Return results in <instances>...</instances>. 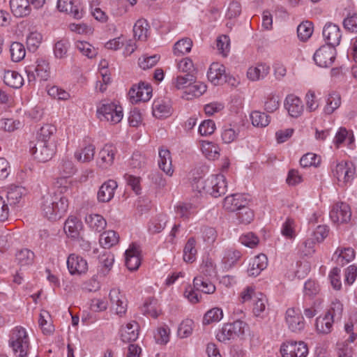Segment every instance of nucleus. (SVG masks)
<instances>
[{"label":"nucleus","instance_id":"1","mask_svg":"<svg viewBox=\"0 0 357 357\" xmlns=\"http://www.w3.org/2000/svg\"><path fill=\"white\" fill-rule=\"evenodd\" d=\"M68 190L67 186L61 188L59 192L43 197L41 210L43 215L50 220L56 221L67 212L68 199L62 194Z\"/></svg>","mask_w":357,"mask_h":357},{"label":"nucleus","instance_id":"2","mask_svg":"<svg viewBox=\"0 0 357 357\" xmlns=\"http://www.w3.org/2000/svg\"><path fill=\"white\" fill-rule=\"evenodd\" d=\"M192 188L199 192H204L214 197L225 195L227 191V182L222 174L211 175L206 179H195Z\"/></svg>","mask_w":357,"mask_h":357},{"label":"nucleus","instance_id":"3","mask_svg":"<svg viewBox=\"0 0 357 357\" xmlns=\"http://www.w3.org/2000/svg\"><path fill=\"white\" fill-rule=\"evenodd\" d=\"M9 345L18 357H26L29 351V338L26 331L22 326H16L10 333Z\"/></svg>","mask_w":357,"mask_h":357},{"label":"nucleus","instance_id":"4","mask_svg":"<svg viewBox=\"0 0 357 357\" xmlns=\"http://www.w3.org/2000/svg\"><path fill=\"white\" fill-rule=\"evenodd\" d=\"M248 328V324L240 319L232 323L225 324L216 333V339L226 343L231 340L243 336Z\"/></svg>","mask_w":357,"mask_h":357},{"label":"nucleus","instance_id":"5","mask_svg":"<svg viewBox=\"0 0 357 357\" xmlns=\"http://www.w3.org/2000/svg\"><path fill=\"white\" fill-rule=\"evenodd\" d=\"M331 172L338 185L344 186L353 181L356 174V166L351 161L337 162L331 165Z\"/></svg>","mask_w":357,"mask_h":357},{"label":"nucleus","instance_id":"6","mask_svg":"<svg viewBox=\"0 0 357 357\" xmlns=\"http://www.w3.org/2000/svg\"><path fill=\"white\" fill-rule=\"evenodd\" d=\"M97 116L101 121L105 120L112 124H116L123 119V108L116 102H102L98 107Z\"/></svg>","mask_w":357,"mask_h":357},{"label":"nucleus","instance_id":"7","mask_svg":"<svg viewBox=\"0 0 357 357\" xmlns=\"http://www.w3.org/2000/svg\"><path fill=\"white\" fill-rule=\"evenodd\" d=\"M26 72L29 83L35 82L36 77L40 80L46 81L50 77L49 62L45 58H38L36 61V65L28 66Z\"/></svg>","mask_w":357,"mask_h":357},{"label":"nucleus","instance_id":"8","mask_svg":"<svg viewBox=\"0 0 357 357\" xmlns=\"http://www.w3.org/2000/svg\"><path fill=\"white\" fill-rule=\"evenodd\" d=\"M56 146V144L53 142L50 144L36 142L33 146H30V152L38 162H46L54 155Z\"/></svg>","mask_w":357,"mask_h":357},{"label":"nucleus","instance_id":"9","mask_svg":"<svg viewBox=\"0 0 357 357\" xmlns=\"http://www.w3.org/2000/svg\"><path fill=\"white\" fill-rule=\"evenodd\" d=\"M280 352L282 357H306L308 348L304 342L288 341L282 344Z\"/></svg>","mask_w":357,"mask_h":357},{"label":"nucleus","instance_id":"10","mask_svg":"<svg viewBox=\"0 0 357 357\" xmlns=\"http://www.w3.org/2000/svg\"><path fill=\"white\" fill-rule=\"evenodd\" d=\"M335 54V48L330 45H322L315 52L313 58L317 66L328 68L333 63Z\"/></svg>","mask_w":357,"mask_h":357},{"label":"nucleus","instance_id":"11","mask_svg":"<svg viewBox=\"0 0 357 357\" xmlns=\"http://www.w3.org/2000/svg\"><path fill=\"white\" fill-rule=\"evenodd\" d=\"M285 321L292 332H300L305 328L304 318L298 308L291 307L287 310Z\"/></svg>","mask_w":357,"mask_h":357},{"label":"nucleus","instance_id":"12","mask_svg":"<svg viewBox=\"0 0 357 357\" xmlns=\"http://www.w3.org/2000/svg\"><path fill=\"white\" fill-rule=\"evenodd\" d=\"M322 35L326 43L333 48L338 46L342 39V31L338 25L332 22H327L322 31Z\"/></svg>","mask_w":357,"mask_h":357},{"label":"nucleus","instance_id":"13","mask_svg":"<svg viewBox=\"0 0 357 357\" xmlns=\"http://www.w3.org/2000/svg\"><path fill=\"white\" fill-rule=\"evenodd\" d=\"M351 208L347 203L338 202L333 205L330 218L333 222L346 223L351 220Z\"/></svg>","mask_w":357,"mask_h":357},{"label":"nucleus","instance_id":"14","mask_svg":"<svg viewBox=\"0 0 357 357\" xmlns=\"http://www.w3.org/2000/svg\"><path fill=\"white\" fill-rule=\"evenodd\" d=\"M109 297L112 303V309L119 317H123L127 311V301L125 296L119 289L114 288L110 290Z\"/></svg>","mask_w":357,"mask_h":357},{"label":"nucleus","instance_id":"15","mask_svg":"<svg viewBox=\"0 0 357 357\" xmlns=\"http://www.w3.org/2000/svg\"><path fill=\"white\" fill-rule=\"evenodd\" d=\"M152 89L144 82L133 86L129 91V96L132 103L146 102L151 98Z\"/></svg>","mask_w":357,"mask_h":357},{"label":"nucleus","instance_id":"16","mask_svg":"<svg viewBox=\"0 0 357 357\" xmlns=\"http://www.w3.org/2000/svg\"><path fill=\"white\" fill-rule=\"evenodd\" d=\"M67 267L71 275H81L88 270V264L83 257L71 254L67 259Z\"/></svg>","mask_w":357,"mask_h":357},{"label":"nucleus","instance_id":"17","mask_svg":"<svg viewBox=\"0 0 357 357\" xmlns=\"http://www.w3.org/2000/svg\"><path fill=\"white\" fill-rule=\"evenodd\" d=\"M116 148L112 144H105L99 151L97 165L102 169H107L114 163Z\"/></svg>","mask_w":357,"mask_h":357},{"label":"nucleus","instance_id":"18","mask_svg":"<svg viewBox=\"0 0 357 357\" xmlns=\"http://www.w3.org/2000/svg\"><path fill=\"white\" fill-rule=\"evenodd\" d=\"M208 80L214 85H220L226 82L225 67L220 63H213L207 73Z\"/></svg>","mask_w":357,"mask_h":357},{"label":"nucleus","instance_id":"19","mask_svg":"<svg viewBox=\"0 0 357 357\" xmlns=\"http://www.w3.org/2000/svg\"><path fill=\"white\" fill-rule=\"evenodd\" d=\"M284 107L289 114L294 118L300 116L304 110L302 100L297 96L290 94L286 97Z\"/></svg>","mask_w":357,"mask_h":357},{"label":"nucleus","instance_id":"20","mask_svg":"<svg viewBox=\"0 0 357 357\" xmlns=\"http://www.w3.org/2000/svg\"><path fill=\"white\" fill-rule=\"evenodd\" d=\"M117 187V183L114 180L109 179L104 182L98 192L97 198L98 202L105 203L112 200Z\"/></svg>","mask_w":357,"mask_h":357},{"label":"nucleus","instance_id":"21","mask_svg":"<svg viewBox=\"0 0 357 357\" xmlns=\"http://www.w3.org/2000/svg\"><path fill=\"white\" fill-rule=\"evenodd\" d=\"M126 266L130 271L137 270L140 264V250L137 245L132 244L126 251Z\"/></svg>","mask_w":357,"mask_h":357},{"label":"nucleus","instance_id":"22","mask_svg":"<svg viewBox=\"0 0 357 357\" xmlns=\"http://www.w3.org/2000/svg\"><path fill=\"white\" fill-rule=\"evenodd\" d=\"M355 255L356 252L352 248L339 247L333 255V260L337 265L344 266L354 259Z\"/></svg>","mask_w":357,"mask_h":357},{"label":"nucleus","instance_id":"23","mask_svg":"<svg viewBox=\"0 0 357 357\" xmlns=\"http://www.w3.org/2000/svg\"><path fill=\"white\" fill-rule=\"evenodd\" d=\"M95 146L87 142H84L75 152V158L81 162H88L93 159Z\"/></svg>","mask_w":357,"mask_h":357},{"label":"nucleus","instance_id":"24","mask_svg":"<svg viewBox=\"0 0 357 357\" xmlns=\"http://www.w3.org/2000/svg\"><path fill=\"white\" fill-rule=\"evenodd\" d=\"M337 321L330 313H326L316 319V331L319 334H329L333 330V324Z\"/></svg>","mask_w":357,"mask_h":357},{"label":"nucleus","instance_id":"25","mask_svg":"<svg viewBox=\"0 0 357 357\" xmlns=\"http://www.w3.org/2000/svg\"><path fill=\"white\" fill-rule=\"evenodd\" d=\"M98 261V275L105 277L113 266L114 256L109 251H104L99 255Z\"/></svg>","mask_w":357,"mask_h":357},{"label":"nucleus","instance_id":"26","mask_svg":"<svg viewBox=\"0 0 357 357\" xmlns=\"http://www.w3.org/2000/svg\"><path fill=\"white\" fill-rule=\"evenodd\" d=\"M139 328L135 321L128 323L121 329V340L124 342H135L139 336Z\"/></svg>","mask_w":357,"mask_h":357},{"label":"nucleus","instance_id":"27","mask_svg":"<svg viewBox=\"0 0 357 357\" xmlns=\"http://www.w3.org/2000/svg\"><path fill=\"white\" fill-rule=\"evenodd\" d=\"M268 265L267 257L260 254L255 257L249 264L248 273L250 276H257Z\"/></svg>","mask_w":357,"mask_h":357},{"label":"nucleus","instance_id":"28","mask_svg":"<svg viewBox=\"0 0 357 357\" xmlns=\"http://www.w3.org/2000/svg\"><path fill=\"white\" fill-rule=\"evenodd\" d=\"M56 7L60 12L66 13L74 18L80 19L82 17V11L74 0H57Z\"/></svg>","mask_w":357,"mask_h":357},{"label":"nucleus","instance_id":"29","mask_svg":"<svg viewBox=\"0 0 357 357\" xmlns=\"http://www.w3.org/2000/svg\"><path fill=\"white\" fill-rule=\"evenodd\" d=\"M209 278L202 275L195 277L193 280L194 289L204 294H211L214 293L215 291V286L209 280Z\"/></svg>","mask_w":357,"mask_h":357},{"label":"nucleus","instance_id":"30","mask_svg":"<svg viewBox=\"0 0 357 357\" xmlns=\"http://www.w3.org/2000/svg\"><path fill=\"white\" fill-rule=\"evenodd\" d=\"M10 6L13 15L17 17L26 16L31 13L29 0H10Z\"/></svg>","mask_w":357,"mask_h":357},{"label":"nucleus","instance_id":"31","mask_svg":"<svg viewBox=\"0 0 357 357\" xmlns=\"http://www.w3.org/2000/svg\"><path fill=\"white\" fill-rule=\"evenodd\" d=\"M246 204V200L243 199V195L241 194H233L227 196L223 202L224 208L229 211H237Z\"/></svg>","mask_w":357,"mask_h":357},{"label":"nucleus","instance_id":"32","mask_svg":"<svg viewBox=\"0 0 357 357\" xmlns=\"http://www.w3.org/2000/svg\"><path fill=\"white\" fill-rule=\"evenodd\" d=\"M354 142V137L352 131L347 130L345 128H339L333 139V143L337 148H339L343 143H347V146L352 148Z\"/></svg>","mask_w":357,"mask_h":357},{"label":"nucleus","instance_id":"33","mask_svg":"<svg viewBox=\"0 0 357 357\" xmlns=\"http://www.w3.org/2000/svg\"><path fill=\"white\" fill-rule=\"evenodd\" d=\"M56 128L54 126L45 124L40 129L36 142H43L48 144H50V142H53L54 144H56Z\"/></svg>","mask_w":357,"mask_h":357},{"label":"nucleus","instance_id":"34","mask_svg":"<svg viewBox=\"0 0 357 357\" xmlns=\"http://www.w3.org/2000/svg\"><path fill=\"white\" fill-rule=\"evenodd\" d=\"M270 67L265 63H260L256 66H251L247 72V77L251 81H258L264 79L269 73Z\"/></svg>","mask_w":357,"mask_h":357},{"label":"nucleus","instance_id":"35","mask_svg":"<svg viewBox=\"0 0 357 357\" xmlns=\"http://www.w3.org/2000/svg\"><path fill=\"white\" fill-rule=\"evenodd\" d=\"M206 89L207 86L205 84L194 80L188 87L187 91H184V94L182 97L187 100L199 98L206 91Z\"/></svg>","mask_w":357,"mask_h":357},{"label":"nucleus","instance_id":"36","mask_svg":"<svg viewBox=\"0 0 357 357\" xmlns=\"http://www.w3.org/2000/svg\"><path fill=\"white\" fill-rule=\"evenodd\" d=\"M82 227V222L79 221L77 218L70 216L66 220L63 229L68 236L75 238L78 237Z\"/></svg>","mask_w":357,"mask_h":357},{"label":"nucleus","instance_id":"37","mask_svg":"<svg viewBox=\"0 0 357 357\" xmlns=\"http://www.w3.org/2000/svg\"><path fill=\"white\" fill-rule=\"evenodd\" d=\"M133 33L135 38L138 40H146L149 35V25L148 22L144 19L138 20L133 26Z\"/></svg>","mask_w":357,"mask_h":357},{"label":"nucleus","instance_id":"38","mask_svg":"<svg viewBox=\"0 0 357 357\" xmlns=\"http://www.w3.org/2000/svg\"><path fill=\"white\" fill-rule=\"evenodd\" d=\"M158 165L160 169L167 175L171 176L172 174V158L168 149L162 148L159 150Z\"/></svg>","mask_w":357,"mask_h":357},{"label":"nucleus","instance_id":"39","mask_svg":"<svg viewBox=\"0 0 357 357\" xmlns=\"http://www.w3.org/2000/svg\"><path fill=\"white\" fill-rule=\"evenodd\" d=\"M26 194V189L22 186L11 185L7 191V199L10 205L20 204L22 197Z\"/></svg>","mask_w":357,"mask_h":357},{"label":"nucleus","instance_id":"40","mask_svg":"<svg viewBox=\"0 0 357 357\" xmlns=\"http://www.w3.org/2000/svg\"><path fill=\"white\" fill-rule=\"evenodd\" d=\"M196 240L190 237L186 242L183 248V259L186 263H193L197 259V250L196 248Z\"/></svg>","mask_w":357,"mask_h":357},{"label":"nucleus","instance_id":"41","mask_svg":"<svg viewBox=\"0 0 357 357\" xmlns=\"http://www.w3.org/2000/svg\"><path fill=\"white\" fill-rule=\"evenodd\" d=\"M85 222L92 230L96 232L102 231L107 225L106 220L99 214H90L86 215Z\"/></svg>","mask_w":357,"mask_h":357},{"label":"nucleus","instance_id":"42","mask_svg":"<svg viewBox=\"0 0 357 357\" xmlns=\"http://www.w3.org/2000/svg\"><path fill=\"white\" fill-rule=\"evenodd\" d=\"M142 311L145 315L157 318L161 312V308L156 299L149 298L145 301Z\"/></svg>","mask_w":357,"mask_h":357},{"label":"nucleus","instance_id":"43","mask_svg":"<svg viewBox=\"0 0 357 357\" xmlns=\"http://www.w3.org/2000/svg\"><path fill=\"white\" fill-rule=\"evenodd\" d=\"M195 79V76L191 73L185 74L184 75H178L173 77L172 84L176 90L187 91L188 87Z\"/></svg>","mask_w":357,"mask_h":357},{"label":"nucleus","instance_id":"44","mask_svg":"<svg viewBox=\"0 0 357 357\" xmlns=\"http://www.w3.org/2000/svg\"><path fill=\"white\" fill-rule=\"evenodd\" d=\"M239 133L240 129L238 126L231 125L224 126L221 131L222 141L225 144H230L237 139Z\"/></svg>","mask_w":357,"mask_h":357},{"label":"nucleus","instance_id":"45","mask_svg":"<svg viewBox=\"0 0 357 357\" xmlns=\"http://www.w3.org/2000/svg\"><path fill=\"white\" fill-rule=\"evenodd\" d=\"M280 232L285 238L294 240L297 235L295 220L291 218H287L281 226Z\"/></svg>","mask_w":357,"mask_h":357},{"label":"nucleus","instance_id":"46","mask_svg":"<svg viewBox=\"0 0 357 357\" xmlns=\"http://www.w3.org/2000/svg\"><path fill=\"white\" fill-rule=\"evenodd\" d=\"M3 82L10 87L18 89L23 84V78L16 71L7 70L4 73Z\"/></svg>","mask_w":357,"mask_h":357},{"label":"nucleus","instance_id":"47","mask_svg":"<svg viewBox=\"0 0 357 357\" xmlns=\"http://www.w3.org/2000/svg\"><path fill=\"white\" fill-rule=\"evenodd\" d=\"M58 169L60 174L64 177H69L73 175L76 171L73 161L67 156H64L60 160Z\"/></svg>","mask_w":357,"mask_h":357},{"label":"nucleus","instance_id":"48","mask_svg":"<svg viewBox=\"0 0 357 357\" xmlns=\"http://www.w3.org/2000/svg\"><path fill=\"white\" fill-rule=\"evenodd\" d=\"M119 236L116 231L109 230L100 235L99 241L103 248L108 249L115 245L119 242Z\"/></svg>","mask_w":357,"mask_h":357},{"label":"nucleus","instance_id":"49","mask_svg":"<svg viewBox=\"0 0 357 357\" xmlns=\"http://www.w3.org/2000/svg\"><path fill=\"white\" fill-rule=\"evenodd\" d=\"M216 266L213 261L209 257L204 258L199 266V275L206 278H213L216 275Z\"/></svg>","mask_w":357,"mask_h":357},{"label":"nucleus","instance_id":"50","mask_svg":"<svg viewBox=\"0 0 357 357\" xmlns=\"http://www.w3.org/2000/svg\"><path fill=\"white\" fill-rule=\"evenodd\" d=\"M167 217L165 215L159 214L151 219L149 223L148 229L151 234H156L162 231L165 227Z\"/></svg>","mask_w":357,"mask_h":357},{"label":"nucleus","instance_id":"51","mask_svg":"<svg viewBox=\"0 0 357 357\" xmlns=\"http://www.w3.org/2000/svg\"><path fill=\"white\" fill-rule=\"evenodd\" d=\"M34 253L29 249H22L17 252L15 260L21 266H28L33 264Z\"/></svg>","mask_w":357,"mask_h":357},{"label":"nucleus","instance_id":"52","mask_svg":"<svg viewBox=\"0 0 357 357\" xmlns=\"http://www.w3.org/2000/svg\"><path fill=\"white\" fill-rule=\"evenodd\" d=\"M223 317L222 310L220 307H215L208 310L203 318V324L208 325L212 323L220 321Z\"/></svg>","mask_w":357,"mask_h":357},{"label":"nucleus","instance_id":"53","mask_svg":"<svg viewBox=\"0 0 357 357\" xmlns=\"http://www.w3.org/2000/svg\"><path fill=\"white\" fill-rule=\"evenodd\" d=\"M341 104V98L339 93L332 92L326 100V105L324 107V112L326 114H331L337 109Z\"/></svg>","mask_w":357,"mask_h":357},{"label":"nucleus","instance_id":"54","mask_svg":"<svg viewBox=\"0 0 357 357\" xmlns=\"http://www.w3.org/2000/svg\"><path fill=\"white\" fill-rule=\"evenodd\" d=\"M218 237V232L214 227L203 226L200 229V238L208 245L213 244Z\"/></svg>","mask_w":357,"mask_h":357},{"label":"nucleus","instance_id":"55","mask_svg":"<svg viewBox=\"0 0 357 357\" xmlns=\"http://www.w3.org/2000/svg\"><path fill=\"white\" fill-rule=\"evenodd\" d=\"M192 47V41L189 38H184L177 41L173 49L176 56H181L190 52Z\"/></svg>","mask_w":357,"mask_h":357},{"label":"nucleus","instance_id":"56","mask_svg":"<svg viewBox=\"0 0 357 357\" xmlns=\"http://www.w3.org/2000/svg\"><path fill=\"white\" fill-rule=\"evenodd\" d=\"M10 58L14 62H19L26 55L25 47L21 43L14 42L10 47Z\"/></svg>","mask_w":357,"mask_h":357},{"label":"nucleus","instance_id":"57","mask_svg":"<svg viewBox=\"0 0 357 357\" xmlns=\"http://www.w3.org/2000/svg\"><path fill=\"white\" fill-rule=\"evenodd\" d=\"M43 40L41 33L37 31H31L26 36L27 48L31 52H35Z\"/></svg>","mask_w":357,"mask_h":357},{"label":"nucleus","instance_id":"58","mask_svg":"<svg viewBox=\"0 0 357 357\" xmlns=\"http://www.w3.org/2000/svg\"><path fill=\"white\" fill-rule=\"evenodd\" d=\"M252 123L256 127H266L270 123V116L264 112L254 111L250 114Z\"/></svg>","mask_w":357,"mask_h":357},{"label":"nucleus","instance_id":"59","mask_svg":"<svg viewBox=\"0 0 357 357\" xmlns=\"http://www.w3.org/2000/svg\"><path fill=\"white\" fill-rule=\"evenodd\" d=\"M195 323L192 319H185L179 324L177 335L180 338L190 337L194 330Z\"/></svg>","mask_w":357,"mask_h":357},{"label":"nucleus","instance_id":"60","mask_svg":"<svg viewBox=\"0 0 357 357\" xmlns=\"http://www.w3.org/2000/svg\"><path fill=\"white\" fill-rule=\"evenodd\" d=\"M313 33L312 23L305 21L301 23L297 27V34L299 39L302 41H306Z\"/></svg>","mask_w":357,"mask_h":357},{"label":"nucleus","instance_id":"61","mask_svg":"<svg viewBox=\"0 0 357 357\" xmlns=\"http://www.w3.org/2000/svg\"><path fill=\"white\" fill-rule=\"evenodd\" d=\"M170 329L167 325L158 326L154 333V338L158 344H166L169 341Z\"/></svg>","mask_w":357,"mask_h":357},{"label":"nucleus","instance_id":"62","mask_svg":"<svg viewBox=\"0 0 357 357\" xmlns=\"http://www.w3.org/2000/svg\"><path fill=\"white\" fill-rule=\"evenodd\" d=\"M202 151L210 160H214L219 156L218 147L211 142H202Z\"/></svg>","mask_w":357,"mask_h":357},{"label":"nucleus","instance_id":"63","mask_svg":"<svg viewBox=\"0 0 357 357\" xmlns=\"http://www.w3.org/2000/svg\"><path fill=\"white\" fill-rule=\"evenodd\" d=\"M236 217L240 223L248 224L253 220L254 213L246 205H244L236 211Z\"/></svg>","mask_w":357,"mask_h":357},{"label":"nucleus","instance_id":"64","mask_svg":"<svg viewBox=\"0 0 357 357\" xmlns=\"http://www.w3.org/2000/svg\"><path fill=\"white\" fill-rule=\"evenodd\" d=\"M75 47L83 55L89 59L93 58L97 54V50L95 47L86 41H77Z\"/></svg>","mask_w":357,"mask_h":357}]
</instances>
